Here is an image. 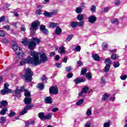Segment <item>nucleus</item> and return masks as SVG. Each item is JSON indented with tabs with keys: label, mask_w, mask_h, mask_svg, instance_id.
<instances>
[{
	"label": "nucleus",
	"mask_w": 127,
	"mask_h": 127,
	"mask_svg": "<svg viewBox=\"0 0 127 127\" xmlns=\"http://www.w3.org/2000/svg\"><path fill=\"white\" fill-rule=\"evenodd\" d=\"M30 55L33 57L35 66H38L42 63H45V62L48 61V58L44 52H41L39 54L35 51H32L31 52Z\"/></svg>",
	"instance_id": "f257e3e1"
},
{
	"label": "nucleus",
	"mask_w": 127,
	"mask_h": 127,
	"mask_svg": "<svg viewBox=\"0 0 127 127\" xmlns=\"http://www.w3.org/2000/svg\"><path fill=\"white\" fill-rule=\"evenodd\" d=\"M25 64H31L33 66H35L33 58L30 56L28 57L26 59H23L20 62V65L23 66Z\"/></svg>",
	"instance_id": "f03ea898"
},
{
	"label": "nucleus",
	"mask_w": 127,
	"mask_h": 127,
	"mask_svg": "<svg viewBox=\"0 0 127 127\" xmlns=\"http://www.w3.org/2000/svg\"><path fill=\"white\" fill-rule=\"evenodd\" d=\"M39 42H40V40L39 39H37V38H33L32 41L29 42L28 48L30 50H33L35 48L36 43H39Z\"/></svg>",
	"instance_id": "7ed1b4c3"
},
{
	"label": "nucleus",
	"mask_w": 127,
	"mask_h": 127,
	"mask_svg": "<svg viewBox=\"0 0 127 127\" xmlns=\"http://www.w3.org/2000/svg\"><path fill=\"white\" fill-rule=\"evenodd\" d=\"M12 48L14 51L15 52L16 54H17L18 56H21V57L24 56V53L22 52V49L18 46L17 45H13Z\"/></svg>",
	"instance_id": "20e7f679"
},
{
	"label": "nucleus",
	"mask_w": 127,
	"mask_h": 127,
	"mask_svg": "<svg viewBox=\"0 0 127 127\" xmlns=\"http://www.w3.org/2000/svg\"><path fill=\"white\" fill-rule=\"evenodd\" d=\"M33 75V72L31 71V69L29 68L26 69L24 78L26 79V82H31V79Z\"/></svg>",
	"instance_id": "39448f33"
},
{
	"label": "nucleus",
	"mask_w": 127,
	"mask_h": 127,
	"mask_svg": "<svg viewBox=\"0 0 127 127\" xmlns=\"http://www.w3.org/2000/svg\"><path fill=\"white\" fill-rule=\"evenodd\" d=\"M40 26V22L39 20H35L31 24V28H30V32L33 34L34 31L38 29V27Z\"/></svg>",
	"instance_id": "423d86ee"
},
{
	"label": "nucleus",
	"mask_w": 127,
	"mask_h": 127,
	"mask_svg": "<svg viewBox=\"0 0 127 127\" xmlns=\"http://www.w3.org/2000/svg\"><path fill=\"white\" fill-rule=\"evenodd\" d=\"M57 14V12L56 11H53L52 12H48L46 11L44 13V15L47 17H51L53 15H56Z\"/></svg>",
	"instance_id": "0eeeda50"
},
{
	"label": "nucleus",
	"mask_w": 127,
	"mask_h": 127,
	"mask_svg": "<svg viewBox=\"0 0 127 127\" xmlns=\"http://www.w3.org/2000/svg\"><path fill=\"white\" fill-rule=\"evenodd\" d=\"M88 91H89V87L88 86L83 87L78 94L79 97H81V96H84L85 94H87Z\"/></svg>",
	"instance_id": "6e6552de"
},
{
	"label": "nucleus",
	"mask_w": 127,
	"mask_h": 127,
	"mask_svg": "<svg viewBox=\"0 0 127 127\" xmlns=\"http://www.w3.org/2000/svg\"><path fill=\"white\" fill-rule=\"evenodd\" d=\"M49 92L50 94L57 95L58 94V89L56 87H52L50 88Z\"/></svg>",
	"instance_id": "1a4fd4ad"
},
{
	"label": "nucleus",
	"mask_w": 127,
	"mask_h": 127,
	"mask_svg": "<svg viewBox=\"0 0 127 127\" xmlns=\"http://www.w3.org/2000/svg\"><path fill=\"white\" fill-rule=\"evenodd\" d=\"M86 81V79L84 77L76 78L74 79V82L75 84H78L80 83H83Z\"/></svg>",
	"instance_id": "9d476101"
},
{
	"label": "nucleus",
	"mask_w": 127,
	"mask_h": 127,
	"mask_svg": "<svg viewBox=\"0 0 127 127\" xmlns=\"http://www.w3.org/2000/svg\"><path fill=\"white\" fill-rule=\"evenodd\" d=\"M24 91H25V92L26 91V89L24 88V86H22L20 89L19 87H17L15 93V94H20V93H21V92H23Z\"/></svg>",
	"instance_id": "9b49d317"
},
{
	"label": "nucleus",
	"mask_w": 127,
	"mask_h": 127,
	"mask_svg": "<svg viewBox=\"0 0 127 127\" xmlns=\"http://www.w3.org/2000/svg\"><path fill=\"white\" fill-rule=\"evenodd\" d=\"M88 21H89L90 23H95V22L97 21V17L94 15H91L88 18Z\"/></svg>",
	"instance_id": "f8f14e48"
},
{
	"label": "nucleus",
	"mask_w": 127,
	"mask_h": 127,
	"mask_svg": "<svg viewBox=\"0 0 127 127\" xmlns=\"http://www.w3.org/2000/svg\"><path fill=\"white\" fill-rule=\"evenodd\" d=\"M7 93H12V90L9 89H5L1 90L0 93L1 95H5L7 94Z\"/></svg>",
	"instance_id": "ddd939ff"
},
{
	"label": "nucleus",
	"mask_w": 127,
	"mask_h": 127,
	"mask_svg": "<svg viewBox=\"0 0 127 127\" xmlns=\"http://www.w3.org/2000/svg\"><path fill=\"white\" fill-rule=\"evenodd\" d=\"M45 102L47 104H52L53 101L52 100V98L50 97H47L45 99Z\"/></svg>",
	"instance_id": "4468645a"
},
{
	"label": "nucleus",
	"mask_w": 127,
	"mask_h": 127,
	"mask_svg": "<svg viewBox=\"0 0 127 127\" xmlns=\"http://www.w3.org/2000/svg\"><path fill=\"white\" fill-rule=\"evenodd\" d=\"M32 99L30 97H26L24 99V103L26 105H29L31 104Z\"/></svg>",
	"instance_id": "2eb2a0df"
},
{
	"label": "nucleus",
	"mask_w": 127,
	"mask_h": 127,
	"mask_svg": "<svg viewBox=\"0 0 127 127\" xmlns=\"http://www.w3.org/2000/svg\"><path fill=\"white\" fill-rule=\"evenodd\" d=\"M38 117L41 121H45V115H44V113L43 112H40L38 114Z\"/></svg>",
	"instance_id": "dca6fc26"
},
{
	"label": "nucleus",
	"mask_w": 127,
	"mask_h": 127,
	"mask_svg": "<svg viewBox=\"0 0 127 127\" xmlns=\"http://www.w3.org/2000/svg\"><path fill=\"white\" fill-rule=\"evenodd\" d=\"M61 32H62V29L60 27H57L56 28V34L60 35V34H61Z\"/></svg>",
	"instance_id": "f3484780"
},
{
	"label": "nucleus",
	"mask_w": 127,
	"mask_h": 127,
	"mask_svg": "<svg viewBox=\"0 0 127 127\" xmlns=\"http://www.w3.org/2000/svg\"><path fill=\"white\" fill-rule=\"evenodd\" d=\"M40 29L43 33L46 34V33H48V31L47 30V29H45V26L44 25L41 26Z\"/></svg>",
	"instance_id": "a211bd4d"
},
{
	"label": "nucleus",
	"mask_w": 127,
	"mask_h": 127,
	"mask_svg": "<svg viewBox=\"0 0 127 127\" xmlns=\"http://www.w3.org/2000/svg\"><path fill=\"white\" fill-rule=\"evenodd\" d=\"M86 115L88 117H90L92 115V107L87 109Z\"/></svg>",
	"instance_id": "6ab92c4d"
},
{
	"label": "nucleus",
	"mask_w": 127,
	"mask_h": 127,
	"mask_svg": "<svg viewBox=\"0 0 127 127\" xmlns=\"http://www.w3.org/2000/svg\"><path fill=\"white\" fill-rule=\"evenodd\" d=\"M49 26L50 27L55 28V27H57V26H58V23H54V22H50L49 23Z\"/></svg>",
	"instance_id": "aec40b11"
},
{
	"label": "nucleus",
	"mask_w": 127,
	"mask_h": 127,
	"mask_svg": "<svg viewBox=\"0 0 127 127\" xmlns=\"http://www.w3.org/2000/svg\"><path fill=\"white\" fill-rule=\"evenodd\" d=\"M92 58L95 61H100V57L97 54H94L92 55Z\"/></svg>",
	"instance_id": "412c9836"
},
{
	"label": "nucleus",
	"mask_w": 127,
	"mask_h": 127,
	"mask_svg": "<svg viewBox=\"0 0 127 127\" xmlns=\"http://www.w3.org/2000/svg\"><path fill=\"white\" fill-rule=\"evenodd\" d=\"M52 118V114L51 113H48L47 115L45 116V120H51Z\"/></svg>",
	"instance_id": "4be33fe9"
},
{
	"label": "nucleus",
	"mask_w": 127,
	"mask_h": 127,
	"mask_svg": "<svg viewBox=\"0 0 127 127\" xmlns=\"http://www.w3.org/2000/svg\"><path fill=\"white\" fill-rule=\"evenodd\" d=\"M6 112H7V108L6 107L3 108L2 111L0 112V114L3 116L6 114Z\"/></svg>",
	"instance_id": "5701e85b"
},
{
	"label": "nucleus",
	"mask_w": 127,
	"mask_h": 127,
	"mask_svg": "<svg viewBox=\"0 0 127 127\" xmlns=\"http://www.w3.org/2000/svg\"><path fill=\"white\" fill-rule=\"evenodd\" d=\"M70 26L72 27V28H74L76 26H78L77 22L72 21L70 23Z\"/></svg>",
	"instance_id": "b1692460"
},
{
	"label": "nucleus",
	"mask_w": 127,
	"mask_h": 127,
	"mask_svg": "<svg viewBox=\"0 0 127 127\" xmlns=\"http://www.w3.org/2000/svg\"><path fill=\"white\" fill-rule=\"evenodd\" d=\"M77 19L79 21L83 20L84 19V15L82 14H78L77 16Z\"/></svg>",
	"instance_id": "393cba45"
},
{
	"label": "nucleus",
	"mask_w": 127,
	"mask_h": 127,
	"mask_svg": "<svg viewBox=\"0 0 127 127\" xmlns=\"http://www.w3.org/2000/svg\"><path fill=\"white\" fill-rule=\"evenodd\" d=\"M60 52L61 54H64L65 53V48L64 46H61L59 48Z\"/></svg>",
	"instance_id": "a878e982"
},
{
	"label": "nucleus",
	"mask_w": 127,
	"mask_h": 127,
	"mask_svg": "<svg viewBox=\"0 0 127 127\" xmlns=\"http://www.w3.org/2000/svg\"><path fill=\"white\" fill-rule=\"evenodd\" d=\"M38 88H39L40 90H43L44 89V83H40L38 84Z\"/></svg>",
	"instance_id": "bb28decb"
},
{
	"label": "nucleus",
	"mask_w": 127,
	"mask_h": 127,
	"mask_svg": "<svg viewBox=\"0 0 127 127\" xmlns=\"http://www.w3.org/2000/svg\"><path fill=\"white\" fill-rule=\"evenodd\" d=\"M83 8L81 7H78L75 9V12L76 13H81L82 12V10Z\"/></svg>",
	"instance_id": "cd10ccee"
},
{
	"label": "nucleus",
	"mask_w": 127,
	"mask_h": 127,
	"mask_svg": "<svg viewBox=\"0 0 127 127\" xmlns=\"http://www.w3.org/2000/svg\"><path fill=\"white\" fill-rule=\"evenodd\" d=\"M24 95L26 98H30V92L28 91V90H26L25 91Z\"/></svg>",
	"instance_id": "c85d7f7f"
},
{
	"label": "nucleus",
	"mask_w": 127,
	"mask_h": 127,
	"mask_svg": "<svg viewBox=\"0 0 127 127\" xmlns=\"http://www.w3.org/2000/svg\"><path fill=\"white\" fill-rule=\"evenodd\" d=\"M111 59L113 60H116L119 58V56L117 54H113L111 57Z\"/></svg>",
	"instance_id": "c756f323"
},
{
	"label": "nucleus",
	"mask_w": 127,
	"mask_h": 127,
	"mask_svg": "<svg viewBox=\"0 0 127 127\" xmlns=\"http://www.w3.org/2000/svg\"><path fill=\"white\" fill-rule=\"evenodd\" d=\"M86 78L88 80H91L92 79V73L91 72H88L86 74Z\"/></svg>",
	"instance_id": "7c9ffc66"
},
{
	"label": "nucleus",
	"mask_w": 127,
	"mask_h": 127,
	"mask_svg": "<svg viewBox=\"0 0 127 127\" xmlns=\"http://www.w3.org/2000/svg\"><path fill=\"white\" fill-rule=\"evenodd\" d=\"M15 115V112L12 111V110H11L10 111V113L8 114V117H9V118H11V117H14Z\"/></svg>",
	"instance_id": "2f4dec72"
},
{
	"label": "nucleus",
	"mask_w": 127,
	"mask_h": 127,
	"mask_svg": "<svg viewBox=\"0 0 127 127\" xmlns=\"http://www.w3.org/2000/svg\"><path fill=\"white\" fill-rule=\"evenodd\" d=\"M32 107H33V105H28L25 106L24 108H25V110L28 111V110H30Z\"/></svg>",
	"instance_id": "473e14b6"
},
{
	"label": "nucleus",
	"mask_w": 127,
	"mask_h": 127,
	"mask_svg": "<svg viewBox=\"0 0 127 127\" xmlns=\"http://www.w3.org/2000/svg\"><path fill=\"white\" fill-rule=\"evenodd\" d=\"M21 43L24 45H27V43H28V41H27V39H23L21 41Z\"/></svg>",
	"instance_id": "72a5a7b5"
},
{
	"label": "nucleus",
	"mask_w": 127,
	"mask_h": 127,
	"mask_svg": "<svg viewBox=\"0 0 127 127\" xmlns=\"http://www.w3.org/2000/svg\"><path fill=\"white\" fill-rule=\"evenodd\" d=\"M105 63H106V65H110V64H112V61H111L110 59H107L105 60Z\"/></svg>",
	"instance_id": "f704fd0d"
},
{
	"label": "nucleus",
	"mask_w": 127,
	"mask_h": 127,
	"mask_svg": "<svg viewBox=\"0 0 127 127\" xmlns=\"http://www.w3.org/2000/svg\"><path fill=\"white\" fill-rule=\"evenodd\" d=\"M83 103H84V99H81L76 103V105L77 106H80V105H82Z\"/></svg>",
	"instance_id": "c9c22d12"
},
{
	"label": "nucleus",
	"mask_w": 127,
	"mask_h": 127,
	"mask_svg": "<svg viewBox=\"0 0 127 127\" xmlns=\"http://www.w3.org/2000/svg\"><path fill=\"white\" fill-rule=\"evenodd\" d=\"M27 113V111L25 109V108H24V110H22L20 112V116H23V115H25V114H26Z\"/></svg>",
	"instance_id": "e433bc0d"
},
{
	"label": "nucleus",
	"mask_w": 127,
	"mask_h": 127,
	"mask_svg": "<svg viewBox=\"0 0 127 127\" xmlns=\"http://www.w3.org/2000/svg\"><path fill=\"white\" fill-rule=\"evenodd\" d=\"M111 66L109 64H106V66L105 67V72H108L110 70V68Z\"/></svg>",
	"instance_id": "4c0bfd02"
},
{
	"label": "nucleus",
	"mask_w": 127,
	"mask_h": 127,
	"mask_svg": "<svg viewBox=\"0 0 127 127\" xmlns=\"http://www.w3.org/2000/svg\"><path fill=\"white\" fill-rule=\"evenodd\" d=\"M103 48L104 50H107V49H108V43H104L103 44Z\"/></svg>",
	"instance_id": "58836bf2"
},
{
	"label": "nucleus",
	"mask_w": 127,
	"mask_h": 127,
	"mask_svg": "<svg viewBox=\"0 0 127 127\" xmlns=\"http://www.w3.org/2000/svg\"><path fill=\"white\" fill-rule=\"evenodd\" d=\"M127 78V75L126 74H122L120 76V78L121 79V80H126Z\"/></svg>",
	"instance_id": "ea45409f"
},
{
	"label": "nucleus",
	"mask_w": 127,
	"mask_h": 127,
	"mask_svg": "<svg viewBox=\"0 0 127 127\" xmlns=\"http://www.w3.org/2000/svg\"><path fill=\"white\" fill-rule=\"evenodd\" d=\"M87 73V69L86 68H82L81 71V75H85Z\"/></svg>",
	"instance_id": "a19ab883"
},
{
	"label": "nucleus",
	"mask_w": 127,
	"mask_h": 127,
	"mask_svg": "<svg viewBox=\"0 0 127 127\" xmlns=\"http://www.w3.org/2000/svg\"><path fill=\"white\" fill-rule=\"evenodd\" d=\"M2 29H6L8 31L10 29V27L9 26V25H7L2 27Z\"/></svg>",
	"instance_id": "79ce46f5"
},
{
	"label": "nucleus",
	"mask_w": 127,
	"mask_h": 127,
	"mask_svg": "<svg viewBox=\"0 0 127 127\" xmlns=\"http://www.w3.org/2000/svg\"><path fill=\"white\" fill-rule=\"evenodd\" d=\"M74 50L76 52H80L81 51V47L80 46H77L75 47Z\"/></svg>",
	"instance_id": "37998d69"
},
{
	"label": "nucleus",
	"mask_w": 127,
	"mask_h": 127,
	"mask_svg": "<svg viewBox=\"0 0 127 127\" xmlns=\"http://www.w3.org/2000/svg\"><path fill=\"white\" fill-rule=\"evenodd\" d=\"M108 98H109V95H108L107 94H105L104 95H103L102 100L106 101V100H108Z\"/></svg>",
	"instance_id": "c03bdc74"
},
{
	"label": "nucleus",
	"mask_w": 127,
	"mask_h": 127,
	"mask_svg": "<svg viewBox=\"0 0 127 127\" xmlns=\"http://www.w3.org/2000/svg\"><path fill=\"white\" fill-rule=\"evenodd\" d=\"M114 66L115 68H118V67H120V63L119 62H116L114 63Z\"/></svg>",
	"instance_id": "a18cd8bd"
},
{
	"label": "nucleus",
	"mask_w": 127,
	"mask_h": 127,
	"mask_svg": "<svg viewBox=\"0 0 127 127\" xmlns=\"http://www.w3.org/2000/svg\"><path fill=\"white\" fill-rule=\"evenodd\" d=\"M112 23H116V24H119V20H118L117 18H114L112 20Z\"/></svg>",
	"instance_id": "49530a36"
},
{
	"label": "nucleus",
	"mask_w": 127,
	"mask_h": 127,
	"mask_svg": "<svg viewBox=\"0 0 127 127\" xmlns=\"http://www.w3.org/2000/svg\"><path fill=\"white\" fill-rule=\"evenodd\" d=\"M1 106H5L7 105V101H2L0 102Z\"/></svg>",
	"instance_id": "de8ad7c7"
},
{
	"label": "nucleus",
	"mask_w": 127,
	"mask_h": 127,
	"mask_svg": "<svg viewBox=\"0 0 127 127\" xmlns=\"http://www.w3.org/2000/svg\"><path fill=\"white\" fill-rule=\"evenodd\" d=\"M84 25V21H80L78 22H77V26H79V27H81V26H83Z\"/></svg>",
	"instance_id": "09e8293b"
},
{
	"label": "nucleus",
	"mask_w": 127,
	"mask_h": 127,
	"mask_svg": "<svg viewBox=\"0 0 127 127\" xmlns=\"http://www.w3.org/2000/svg\"><path fill=\"white\" fill-rule=\"evenodd\" d=\"M84 127H91V122L90 121L86 122Z\"/></svg>",
	"instance_id": "8fccbe9b"
},
{
	"label": "nucleus",
	"mask_w": 127,
	"mask_h": 127,
	"mask_svg": "<svg viewBox=\"0 0 127 127\" xmlns=\"http://www.w3.org/2000/svg\"><path fill=\"white\" fill-rule=\"evenodd\" d=\"M91 10L92 12H95L96 11V7L95 5H93L91 6Z\"/></svg>",
	"instance_id": "3c124183"
},
{
	"label": "nucleus",
	"mask_w": 127,
	"mask_h": 127,
	"mask_svg": "<svg viewBox=\"0 0 127 127\" xmlns=\"http://www.w3.org/2000/svg\"><path fill=\"white\" fill-rule=\"evenodd\" d=\"M73 38V36L72 35H69L66 38L67 41H70L71 39Z\"/></svg>",
	"instance_id": "603ef678"
},
{
	"label": "nucleus",
	"mask_w": 127,
	"mask_h": 127,
	"mask_svg": "<svg viewBox=\"0 0 127 127\" xmlns=\"http://www.w3.org/2000/svg\"><path fill=\"white\" fill-rule=\"evenodd\" d=\"M4 19H5V16H2L0 17V22H3L4 21Z\"/></svg>",
	"instance_id": "864d4df0"
},
{
	"label": "nucleus",
	"mask_w": 127,
	"mask_h": 127,
	"mask_svg": "<svg viewBox=\"0 0 127 127\" xmlns=\"http://www.w3.org/2000/svg\"><path fill=\"white\" fill-rule=\"evenodd\" d=\"M65 69H66V72H70V71H71L72 70V67L71 66L66 67Z\"/></svg>",
	"instance_id": "5fc2aeb1"
},
{
	"label": "nucleus",
	"mask_w": 127,
	"mask_h": 127,
	"mask_svg": "<svg viewBox=\"0 0 127 127\" xmlns=\"http://www.w3.org/2000/svg\"><path fill=\"white\" fill-rule=\"evenodd\" d=\"M36 14L37 15H40L41 14V10L38 9L36 11Z\"/></svg>",
	"instance_id": "6e6d98bb"
},
{
	"label": "nucleus",
	"mask_w": 127,
	"mask_h": 127,
	"mask_svg": "<svg viewBox=\"0 0 127 127\" xmlns=\"http://www.w3.org/2000/svg\"><path fill=\"white\" fill-rule=\"evenodd\" d=\"M72 77H73V73H69L67 75V78L68 79H70V78H72Z\"/></svg>",
	"instance_id": "4d7b16f0"
},
{
	"label": "nucleus",
	"mask_w": 127,
	"mask_h": 127,
	"mask_svg": "<svg viewBox=\"0 0 127 127\" xmlns=\"http://www.w3.org/2000/svg\"><path fill=\"white\" fill-rule=\"evenodd\" d=\"M42 80L44 82H46V81H47V79L46 78V76H45V75H43L42 77Z\"/></svg>",
	"instance_id": "13d9d810"
},
{
	"label": "nucleus",
	"mask_w": 127,
	"mask_h": 127,
	"mask_svg": "<svg viewBox=\"0 0 127 127\" xmlns=\"http://www.w3.org/2000/svg\"><path fill=\"white\" fill-rule=\"evenodd\" d=\"M0 123H4V122H5V117H1L0 118Z\"/></svg>",
	"instance_id": "bf43d9fd"
},
{
	"label": "nucleus",
	"mask_w": 127,
	"mask_h": 127,
	"mask_svg": "<svg viewBox=\"0 0 127 127\" xmlns=\"http://www.w3.org/2000/svg\"><path fill=\"white\" fill-rule=\"evenodd\" d=\"M110 126V123H105L103 125V127H109Z\"/></svg>",
	"instance_id": "052dcab7"
},
{
	"label": "nucleus",
	"mask_w": 127,
	"mask_h": 127,
	"mask_svg": "<svg viewBox=\"0 0 127 127\" xmlns=\"http://www.w3.org/2000/svg\"><path fill=\"white\" fill-rule=\"evenodd\" d=\"M0 36L3 37L4 36V32L2 30H0Z\"/></svg>",
	"instance_id": "680f3d73"
},
{
	"label": "nucleus",
	"mask_w": 127,
	"mask_h": 127,
	"mask_svg": "<svg viewBox=\"0 0 127 127\" xmlns=\"http://www.w3.org/2000/svg\"><path fill=\"white\" fill-rule=\"evenodd\" d=\"M77 65H78V66L80 67V66H82L83 65V63H82V61H79L77 62Z\"/></svg>",
	"instance_id": "e2e57ef3"
},
{
	"label": "nucleus",
	"mask_w": 127,
	"mask_h": 127,
	"mask_svg": "<svg viewBox=\"0 0 127 127\" xmlns=\"http://www.w3.org/2000/svg\"><path fill=\"white\" fill-rule=\"evenodd\" d=\"M67 59H68V58H67V57H64V59L63 60L62 62H64V63H67Z\"/></svg>",
	"instance_id": "0e129e2a"
},
{
	"label": "nucleus",
	"mask_w": 127,
	"mask_h": 127,
	"mask_svg": "<svg viewBox=\"0 0 127 127\" xmlns=\"http://www.w3.org/2000/svg\"><path fill=\"white\" fill-rule=\"evenodd\" d=\"M1 42L2 43H4V44H6V43H7L8 42V41H7V40L4 39H3L2 41H1Z\"/></svg>",
	"instance_id": "69168bd1"
},
{
	"label": "nucleus",
	"mask_w": 127,
	"mask_h": 127,
	"mask_svg": "<svg viewBox=\"0 0 127 127\" xmlns=\"http://www.w3.org/2000/svg\"><path fill=\"white\" fill-rule=\"evenodd\" d=\"M8 83H6L4 84V89H8Z\"/></svg>",
	"instance_id": "338daca9"
},
{
	"label": "nucleus",
	"mask_w": 127,
	"mask_h": 127,
	"mask_svg": "<svg viewBox=\"0 0 127 127\" xmlns=\"http://www.w3.org/2000/svg\"><path fill=\"white\" fill-rule=\"evenodd\" d=\"M56 66L57 68H61V64H56Z\"/></svg>",
	"instance_id": "774afa93"
}]
</instances>
